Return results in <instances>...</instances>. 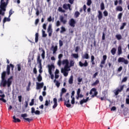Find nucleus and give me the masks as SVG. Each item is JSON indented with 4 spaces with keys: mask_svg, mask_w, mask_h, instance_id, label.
I'll return each instance as SVG.
<instances>
[{
    "mask_svg": "<svg viewBox=\"0 0 129 129\" xmlns=\"http://www.w3.org/2000/svg\"><path fill=\"white\" fill-rule=\"evenodd\" d=\"M7 74H8V73L6 71L2 72L1 75V82L0 83V86L6 87V86L7 85L8 87H10L12 85V83L13 82V76L10 77L7 81V79H6Z\"/></svg>",
    "mask_w": 129,
    "mask_h": 129,
    "instance_id": "nucleus-1",
    "label": "nucleus"
},
{
    "mask_svg": "<svg viewBox=\"0 0 129 129\" xmlns=\"http://www.w3.org/2000/svg\"><path fill=\"white\" fill-rule=\"evenodd\" d=\"M62 64L65 66L64 68H61V72L65 77H67L68 76V72L70 71V69H69V61L67 59H63L62 61Z\"/></svg>",
    "mask_w": 129,
    "mask_h": 129,
    "instance_id": "nucleus-2",
    "label": "nucleus"
},
{
    "mask_svg": "<svg viewBox=\"0 0 129 129\" xmlns=\"http://www.w3.org/2000/svg\"><path fill=\"white\" fill-rule=\"evenodd\" d=\"M92 92H94V94L92 95ZM90 94L92 98L95 97V96H97V94H98V92L96 91V89L95 88H92L90 91Z\"/></svg>",
    "mask_w": 129,
    "mask_h": 129,
    "instance_id": "nucleus-3",
    "label": "nucleus"
},
{
    "mask_svg": "<svg viewBox=\"0 0 129 129\" xmlns=\"http://www.w3.org/2000/svg\"><path fill=\"white\" fill-rule=\"evenodd\" d=\"M106 59H107V56H106V55H103V59L101 61L100 64V67L101 69L103 68V65H104V64H105Z\"/></svg>",
    "mask_w": 129,
    "mask_h": 129,
    "instance_id": "nucleus-4",
    "label": "nucleus"
},
{
    "mask_svg": "<svg viewBox=\"0 0 129 129\" xmlns=\"http://www.w3.org/2000/svg\"><path fill=\"white\" fill-rule=\"evenodd\" d=\"M11 68H15V66H14V64L12 63H10V65L7 66V75H10V74H11Z\"/></svg>",
    "mask_w": 129,
    "mask_h": 129,
    "instance_id": "nucleus-5",
    "label": "nucleus"
},
{
    "mask_svg": "<svg viewBox=\"0 0 129 129\" xmlns=\"http://www.w3.org/2000/svg\"><path fill=\"white\" fill-rule=\"evenodd\" d=\"M37 61L38 64H39V69H42V59H41V56L40 55V54L38 55L37 56Z\"/></svg>",
    "mask_w": 129,
    "mask_h": 129,
    "instance_id": "nucleus-6",
    "label": "nucleus"
},
{
    "mask_svg": "<svg viewBox=\"0 0 129 129\" xmlns=\"http://www.w3.org/2000/svg\"><path fill=\"white\" fill-rule=\"evenodd\" d=\"M47 33H48L49 37L52 36L53 33V29H52V24H49L47 28Z\"/></svg>",
    "mask_w": 129,
    "mask_h": 129,
    "instance_id": "nucleus-7",
    "label": "nucleus"
},
{
    "mask_svg": "<svg viewBox=\"0 0 129 129\" xmlns=\"http://www.w3.org/2000/svg\"><path fill=\"white\" fill-rule=\"evenodd\" d=\"M69 24L71 27H73V28H74V27H75V24H76V21H75V20H74V19L72 18L69 21Z\"/></svg>",
    "mask_w": 129,
    "mask_h": 129,
    "instance_id": "nucleus-8",
    "label": "nucleus"
},
{
    "mask_svg": "<svg viewBox=\"0 0 129 129\" xmlns=\"http://www.w3.org/2000/svg\"><path fill=\"white\" fill-rule=\"evenodd\" d=\"M118 62L119 63L123 62L125 64H128V61L127 59H125V58L123 57H119L118 59Z\"/></svg>",
    "mask_w": 129,
    "mask_h": 129,
    "instance_id": "nucleus-9",
    "label": "nucleus"
},
{
    "mask_svg": "<svg viewBox=\"0 0 129 129\" xmlns=\"http://www.w3.org/2000/svg\"><path fill=\"white\" fill-rule=\"evenodd\" d=\"M31 113L32 114H34V113H35V114H36V115H40V114H41V111H40L38 110L35 111V108L32 107L31 108Z\"/></svg>",
    "mask_w": 129,
    "mask_h": 129,
    "instance_id": "nucleus-10",
    "label": "nucleus"
},
{
    "mask_svg": "<svg viewBox=\"0 0 129 129\" xmlns=\"http://www.w3.org/2000/svg\"><path fill=\"white\" fill-rule=\"evenodd\" d=\"M7 5L6 4V2H4L1 4L0 9L3 11V12H6L7 9Z\"/></svg>",
    "mask_w": 129,
    "mask_h": 129,
    "instance_id": "nucleus-11",
    "label": "nucleus"
},
{
    "mask_svg": "<svg viewBox=\"0 0 129 129\" xmlns=\"http://www.w3.org/2000/svg\"><path fill=\"white\" fill-rule=\"evenodd\" d=\"M44 87V83L42 82L40 83H36V89L39 90V89H41V88H43Z\"/></svg>",
    "mask_w": 129,
    "mask_h": 129,
    "instance_id": "nucleus-12",
    "label": "nucleus"
},
{
    "mask_svg": "<svg viewBox=\"0 0 129 129\" xmlns=\"http://www.w3.org/2000/svg\"><path fill=\"white\" fill-rule=\"evenodd\" d=\"M124 87V85H123L122 86H120V89H118L115 92V95H118V93H119V92H121V91H122V90H123V88Z\"/></svg>",
    "mask_w": 129,
    "mask_h": 129,
    "instance_id": "nucleus-13",
    "label": "nucleus"
},
{
    "mask_svg": "<svg viewBox=\"0 0 129 129\" xmlns=\"http://www.w3.org/2000/svg\"><path fill=\"white\" fill-rule=\"evenodd\" d=\"M79 66H80V67H83V66L84 67H87V66H88V62H87V60H85V62L83 63H82V62L81 61H79Z\"/></svg>",
    "mask_w": 129,
    "mask_h": 129,
    "instance_id": "nucleus-14",
    "label": "nucleus"
},
{
    "mask_svg": "<svg viewBox=\"0 0 129 129\" xmlns=\"http://www.w3.org/2000/svg\"><path fill=\"white\" fill-rule=\"evenodd\" d=\"M48 72L50 75H51L52 74V69H55V66H54L53 64H51V65L48 64Z\"/></svg>",
    "mask_w": 129,
    "mask_h": 129,
    "instance_id": "nucleus-15",
    "label": "nucleus"
},
{
    "mask_svg": "<svg viewBox=\"0 0 129 129\" xmlns=\"http://www.w3.org/2000/svg\"><path fill=\"white\" fill-rule=\"evenodd\" d=\"M0 101H2V102H4V103H7V100L5 99L6 97V95L5 94H3V95H0Z\"/></svg>",
    "mask_w": 129,
    "mask_h": 129,
    "instance_id": "nucleus-16",
    "label": "nucleus"
},
{
    "mask_svg": "<svg viewBox=\"0 0 129 129\" xmlns=\"http://www.w3.org/2000/svg\"><path fill=\"white\" fill-rule=\"evenodd\" d=\"M62 8L64 10H68V9H69V10L71 11V5L70 4H63Z\"/></svg>",
    "mask_w": 129,
    "mask_h": 129,
    "instance_id": "nucleus-17",
    "label": "nucleus"
},
{
    "mask_svg": "<svg viewBox=\"0 0 129 129\" xmlns=\"http://www.w3.org/2000/svg\"><path fill=\"white\" fill-rule=\"evenodd\" d=\"M98 19L99 21H101L102 20V18H103V15H102V12L100 11H98Z\"/></svg>",
    "mask_w": 129,
    "mask_h": 129,
    "instance_id": "nucleus-18",
    "label": "nucleus"
},
{
    "mask_svg": "<svg viewBox=\"0 0 129 129\" xmlns=\"http://www.w3.org/2000/svg\"><path fill=\"white\" fill-rule=\"evenodd\" d=\"M51 49H52V54H56V52H57V50H58V46L55 45L54 46V45H52L51 46Z\"/></svg>",
    "mask_w": 129,
    "mask_h": 129,
    "instance_id": "nucleus-19",
    "label": "nucleus"
},
{
    "mask_svg": "<svg viewBox=\"0 0 129 129\" xmlns=\"http://www.w3.org/2000/svg\"><path fill=\"white\" fill-rule=\"evenodd\" d=\"M59 20L63 25H65L66 23H67V20L64 19V17H63V16H60Z\"/></svg>",
    "mask_w": 129,
    "mask_h": 129,
    "instance_id": "nucleus-20",
    "label": "nucleus"
},
{
    "mask_svg": "<svg viewBox=\"0 0 129 129\" xmlns=\"http://www.w3.org/2000/svg\"><path fill=\"white\" fill-rule=\"evenodd\" d=\"M67 99V101H65L64 105H66L67 107H71V104H69V103L70 102V100H69V99Z\"/></svg>",
    "mask_w": 129,
    "mask_h": 129,
    "instance_id": "nucleus-21",
    "label": "nucleus"
},
{
    "mask_svg": "<svg viewBox=\"0 0 129 129\" xmlns=\"http://www.w3.org/2000/svg\"><path fill=\"white\" fill-rule=\"evenodd\" d=\"M53 102L54 105L52 106L53 108H56L57 107V106L58 105V103H57V99L54 98H53Z\"/></svg>",
    "mask_w": 129,
    "mask_h": 129,
    "instance_id": "nucleus-22",
    "label": "nucleus"
},
{
    "mask_svg": "<svg viewBox=\"0 0 129 129\" xmlns=\"http://www.w3.org/2000/svg\"><path fill=\"white\" fill-rule=\"evenodd\" d=\"M6 22H11V18H10V17H5L3 19V26L5 25Z\"/></svg>",
    "mask_w": 129,
    "mask_h": 129,
    "instance_id": "nucleus-23",
    "label": "nucleus"
},
{
    "mask_svg": "<svg viewBox=\"0 0 129 129\" xmlns=\"http://www.w3.org/2000/svg\"><path fill=\"white\" fill-rule=\"evenodd\" d=\"M83 59H89V54L88 52H86L83 55H82Z\"/></svg>",
    "mask_w": 129,
    "mask_h": 129,
    "instance_id": "nucleus-24",
    "label": "nucleus"
},
{
    "mask_svg": "<svg viewBox=\"0 0 129 129\" xmlns=\"http://www.w3.org/2000/svg\"><path fill=\"white\" fill-rule=\"evenodd\" d=\"M115 38L118 40V41H120L122 39V36H121V34H116L115 35Z\"/></svg>",
    "mask_w": 129,
    "mask_h": 129,
    "instance_id": "nucleus-25",
    "label": "nucleus"
},
{
    "mask_svg": "<svg viewBox=\"0 0 129 129\" xmlns=\"http://www.w3.org/2000/svg\"><path fill=\"white\" fill-rule=\"evenodd\" d=\"M122 54V50L121 49V45L118 47V55H121Z\"/></svg>",
    "mask_w": 129,
    "mask_h": 129,
    "instance_id": "nucleus-26",
    "label": "nucleus"
},
{
    "mask_svg": "<svg viewBox=\"0 0 129 129\" xmlns=\"http://www.w3.org/2000/svg\"><path fill=\"white\" fill-rule=\"evenodd\" d=\"M95 59V57H94V55H91V62L92 65H95V61H94Z\"/></svg>",
    "mask_w": 129,
    "mask_h": 129,
    "instance_id": "nucleus-27",
    "label": "nucleus"
},
{
    "mask_svg": "<svg viewBox=\"0 0 129 129\" xmlns=\"http://www.w3.org/2000/svg\"><path fill=\"white\" fill-rule=\"evenodd\" d=\"M14 122H21V119L16 118V116L13 117Z\"/></svg>",
    "mask_w": 129,
    "mask_h": 129,
    "instance_id": "nucleus-28",
    "label": "nucleus"
},
{
    "mask_svg": "<svg viewBox=\"0 0 129 129\" xmlns=\"http://www.w3.org/2000/svg\"><path fill=\"white\" fill-rule=\"evenodd\" d=\"M75 63V62H74V60H70V66L69 65V69H70L71 67H73V66H74Z\"/></svg>",
    "mask_w": 129,
    "mask_h": 129,
    "instance_id": "nucleus-29",
    "label": "nucleus"
},
{
    "mask_svg": "<svg viewBox=\"0 0 129 129\" xmlns=\"http://www.w3.org/2000/svg\"><path fill=\"white\" fill-rule=\"evenodd\" d=\"M122 7L120 6H117L116 8V11H117V12H122Z\"/></svg>",
    "mask_w": 129,
    "mask_h": 129,
    "instance_id": "nucleus-30",
    "label": "nucleus"
},
{
    "mask_svg": "<svg viewBox=\"0 0 129 129\" xmlns=\"http://www.w3.org/2000/svg\"><path fill=\"white\" fill-rule=\"evenodd\" d=\"M111 53L112 55H115V53H116V48L115 47H113L111 50Z\"/></svg>",
    "mask_w": 129,
    "mask_h": 129,
    "instance_id": "nucleus-31",
    "label": "nucleus"
},
{
    "mask_svg": "<svg viewBox=\"0 0 129 129\" xmlns=\"http://www.w3.org/2000/svg\"><path fill=\"white\" fill-rule=\"evenodd\" d=\"M37 79L38 81V82H41V81H42V80H43V78H42V76L41 75V74H39Z\"/></svg>",
    "mask_w": 129,
    "mask_h": 129,
    "instance_id": "nucleus-32",
    "label": "nucleus"
},
{
    "mask_svg": "<svg viewBox=\"0 0 129 129\" xmlns=\"http://www.w3.org/2000/svg\"><path fill=\"white\" fill-rule=\"evenodd\" d=\"M69 84H73V76H71L69 80Z\"/></svg>",
    "mask_w": 129,
    "mask_h": 129,
    "instance_id": "nucleus-33",
    "label": "nucleus"
},
{
    "mask_svg": "<svg viewBox=\"0 0 129 129\" xmlns=\"http://www.w3.org/2000/svg\"><path fill=\"white\" fill-rule=\"evenodd\" d=\"M99 84V80H96L95 82L92 84V86H96L97 84Z\"/></svg>",
    "mask_w": 129,
    "mask_h": 129,
    "instance_id": "nucleus-34",
    "label": "nucleus"
},
{
    "mask_svg": "<svg viewBox=\"0 0 129 129\" xmlns=\"http://www.w3.org/2000/svg\"><path fill=\"white\" fill-rule=\"evenodd\" d=\"M38 41H39V33H36L35 34V43H38Z\"/></svg>",
    "mask_w": 129,
    "mask_h": 129,
    "instance_id": "nucleus-35",
    "label": "nucleus"
},
{
    "mask_svg": "<svg viewBox=\"0 0 129 129\" xmlns=\"http://www.w3.org/2000/svg\"><path fill=\"white\" fill-rule=\"evenodd\" d=\"M79 16H80V13L78 11L75 12V13L74 14L75 18H78V17H79Z\"/></svg>",
    "mask_w": 129,
    "mask_h": 129,
    "instance_id": "nucleus-36",
    "label": "nucleus"
},
{
    "mask_svg": "<svg viewBox=\"0 0 129 129\" xmlns=\"http://www.w3.org/2000/svg\"><path fill=\"white\" fill-rule=\"evenodd\" d=\"M54 83H55L56 86L58 88V87H60V83H59V81H56V79L54 80Z\"/></svg>",
    "mask_w": 129,
    "mask_h": 129,
    "instance_id": "nucleus-37",
    "label": "nucleus"
},
{
    "mask_svg": "<svg viewBox=\"0 0 129 129\" xmlns=\"http://www.w3.org/2000/svg\"><path fill=\"white\" fill-rule=\"evenodd\" d=\"M126 26V23L124 22L122 24V25L120 27V30H123L124 29V27Z\"/></svg>",
    "mask_w": 129,
    "mask_h": 129,
    "instance_id": "nucleus-38",
    "label": "nucleus"
},
{
    "mask_svg": "<svg viewBox=\"0 0 129 129\" xmlns=\"http://www.w3.org/2000/svg\"><path fill=\"white\" fill-rule=\"evenodd\" d=\"M42 53L41 54V57L42 58V59L44 60V59H45V50H44L43 49H42L41 50Z\"/></svg>",
    "mask_w": 129,
    "mask_h": 129,
    "instance_id": "nucleus-39",
    "label": "nucleus"
},
{
    "mask_svg": "<svg viewBox=\"0 0 129 129\" xmlns=\"http://www.w3.org/2000/svg\"><path fill=\"white\" fill-rule=\"evenodd\" d=\"M21 116V117H23V119L25 120L27 118L26 117H28V114L27 113L22 114Z\"/></svg>",
    "mask_w": 129,
    "mask_h": 129,
    "instance_id": "nucleus-40",
    "label": "nucleus"
},
{
    "mask_svg": "<svg viewBox=\"0 0 129 129\" xmlns=\"http://www.w3.org/2000/svg\"><path fill=\"white\" fill-rule=\"evenodd\" d=\"M86 102H87L86 101V100L85 99H83L80 101V104H81V105H82L83 103H86Z\"/></svg>",
    "mask_w": 129,
    "mask_h": 129,
    "instance_id": "nucleus-41",
    "label": "nucleus"
},
{
    "mask_svg": "<svg viewBox=\"0 0 129 129\" xmlns=\"http://www.w3.org/2000/svg\"><path fill=\"white\" fill-rule=\"evenodd\" d=\"M100 9L101 11H103L105 9V7H104V3H102L100 5Z\"/></svg>",
    "mask_w": 129,
    "mask_h": 129,
    "instance_id": "nucleus-42",
    "label": "nucleus"
},
{
    "mask_svg": "<svg viewBox=\"0 0 129 129\" xmlns=\"http://www.w3.org/2000/svg\"><path fill=\"white\" fill-rule=\"evenodd\" d=\"M42 37L43 38H45L47 37V34H46V32L44 31V30H42Z\"/></svg>",
    "mask_w": 129,
    "mask_h": 129,
    "instance_id": "nucleus-43",
    "label": "nucleus"
},
{
    "mask_svg": "<svg viewBox=\"0 0 129 129\" xmlns=\"http://www.w3.org/2000/svg\"><path fill=\"white\" fill-rule=\"evenodd\" d=\"M17 70L18 71L20 72L21 71V69H22V66H21V64H18L17 65Z\"/></svg>",
    "mask_w": 129,
    "mask_h": 129,
    "instance_id": "nucleus-44",
    "label": "nucleus"
},
{
    "mask_svg": "<svg viewBox=\"0 0 129 129\" xmlns=\"http://www.w3.org/2000/svg\"><path fill=\"white\" fill-rule=\"evenodd\" d=\"M73 57L76 59H77L79 58V55H78V53H74L73 54Z\"/></svg>",
    "mask_w": 129,
    "mask_h": 129,
    "instance_id": "nucleus-45",
    "label": "nucleus"
},
{
    "mask_svg": "<svg viewBox=\"0 0 129 129\" xmlns=\"http://www.w3.org/2000/svg\"><path fill=\"white\" fill-rule=\"evenodd\" d=\"M58 12H61V13H65V10H63L62 7H58Z\"/></svg>",
    "mask_w": 129,
    "mask_h": 129,
    "instance_id": "nucleus-46",
    "label": "nucleus"
},
{
    "mask_svg": "<svg viewBox=\"0 0 129 129\" xmlns=\"http://www.w3.org/2000/svg\"><path fill=\"white\" fill-rule=\"evenodd\" d=\"M14 13H15V12L13 11L12 9L10 10L9 11V18H11V16H12V15H13L14 14Z\"/></svg>",
    "mask_w": 129,
    "mask_h": 129,
    "instance_id": "nucleus-47",
    "label": "nucleus"
},
{
    "mask_svg": "<svg viewBox=\"0 0 129 129\" xmlns=\"http://www.w3.org/2000/svg\"><path fill=\"white\" fill-rule=\"evenodd\" d=\"M49 104H50V100H46L45 101V106H48V105H49Z\"/></svg>",
    "mask_w": 129,
    "mask_h": 129,
    "instance_id": "nucleus-48",
    "label": "nucleus"
},
{
    "mask_svg": "<svg viewBox=\"0 0 129 129\" xmlns=\"http://www.w3.org/2000/svg\"><path fill=\"white\" fill-rule=\"evenodd\" d=\"M103 15L104 17H107V16H108V12H107V11L105 10L103 12Z\"/></svg>",
    "mask_w": 129,
    "mask_h": 129,
    "instance_id": "nucleus-49",
    "label": "nucleus"
},
{
    "mask_svg": "<svg viewBox=\"0 0 129 129\" xmlns=\"http://www.w3.org/2000/svg\"><path fill=\"white\" fill-rule=\"evenodd\" d=\"M34 101H35V99H32L31 100V102L30 103V104H29V105H30V106H33V105H34Z\"/></svg>",
    "mask_w": 129,
    "mask_h": 129,
    "instance_id": "nucleus-50",
    "label": "nucleus"
},
{
    "mask_svg": "<svg viewBox=\"0 0 129 129\" xmlns=\"http://www.w3.org/2000/svg\"><path fill=\"white\" fill-rule=\"evenodd\" d=\"M122 17V13H120L118 15V20H121V18Z\"/></svg>",
    "mask_w": 129,
    "mask_h": 129,
    "instance_id": "nucleus-51",
    "label": "nucleus"
},
{
    "mask_svg": "<svg viewBox=\"0 0 129 129\" xmlns=\"http://www.w3.org/2000/svg\"><path fill=\"white\" fill-rule=\"evenodd\" d=\"M63 32H66V29L64 27L62 26L61 27L60 33H63Z\"/></svg>",
    "mask_w": 129,
    "mask_h": 129,
    "instance_id": "nucleus-52",
    "label": "nucleus"
},
{
    "mask_svg": "<svg viewBox=\"0 0 129 129\" xmlns=\"http://www.w3.org/2000/svg\"><path fill=\"white\" fill-rule=\"evenodd\" d=\"M92 4V1L91 0H87V6H91Z\"/></svg>",
    "mask_w": 129,
    "mask_h": 129,
    "instance_id": "nucleus-53",
    "label": "nucleus"
},
{
    "mask_svg": "<svg viewBox=\"0 0 129 129\" xmlns=\"http://www.w3.org/2000/svg\"><path fill=\"white\" fill-rule=\"evenodd\" d=\"M61 93H62L63 94L64 93H66V92H67V90H66V89H65V88H62L61 89Z\"/></svg>",
    "mask_w": 129,
    "mask_h": 129,
    "instance_id": "nucleus-54",
    "label": "nucleus"
},
{
    "mask_svg": "<svg viewBox=\"0 0 129 129\" xmlns=\"http://www.w3.org/2000/svg\"><path fill=\"white\" fill-rule=\"evenodd\" d=\"M5 12L4 11V10L1 9L0 10V15H1L2 16H5Z\"/></svg>",
    "mask_w": 129,
    "mask_h": 129,
    "instance_id": "nucleus-55",
    "label": "nucleus"
},
{
    "mask_svg": "<svg viewBox=\"0 0 129 129\" xmlns=\"http://www.w3.org/2000/svg\"><path fill=\"white\" fill-rule=\"evenodd\" d=\"M127 81V77H125L122 80V82H126Z\"/></svg>",
    "mask_w": 129,
    "mask_h": 129,
    "instance_id": "nucleus-56",
    "label": "nucleus"
},
{
    "mask_svg": "<svg viewBox=\"0 0 129 129\" xmlns=\"http://www.w3.org/2000/svg\"><path fill=\"white\" fill-rule=\"evenodd\" d=\"M59 47H62L63 46V41L61 40H59Z\"/></svg>",
    "mask_w": 129,
    "mask_h": 129,
    "instance_id": "nucleus-57",
    "label": "nucleus"
},
{
    "mask_svg": "<svg viewBox=\"0 0 129 129\" xmlns=\"http://www.w3.org/2000/svg\"><path fill=\"white\" fill-rule=\"evenodd\" d=\"M72 98V99L71 100V103H72V104H74V103H75V98L73 97Z\"/></svg>",
    "mask_w": 129,
    "mask_h": 129,
    "instance_id": "nucleus-58",
    "label": "nucleus"
},
{
    "mask_svg": "<svg viewBox=\"0 0 129 129\" xmlns=\"http://www.w3.org/2000/svg\"><path fill=\"white\" fill-rule=\"evenodd\" d=\"M97 75H98V72H96L93 76L92 78H96V76H97Z\"/></svg>",
    "mask_w": 129,
    "mask_h": 129,
    "instance_id": "nucleus-59",
    "label": "nucleus"
},
{
    "mask_svg": "<svg viewBox=\"0 0 129 129\" xmlns=\"http://www.w3.org/2000/svg\"><path fill=\"white\" fill-rule=\"evenodd\" d=\"M80 92H81V90L80 89V88H79L77 92V95H79L80 94Z\"/></svg>",
    "mask_w": 129,
    "mask_h": 129,
    "instance_id": "nucleus-60",
    "label": "nucleus"
},
{
    "mask_svg": "<svg viewBox=\"0 0 129 129\" xmlns=\"http://www.w3.org/2000/svg\"><path fill=\"white\" fill-rule=\"evenodd\" d=\"M39 99L40 101H41V102H42V101H43L44 98H43V96H42V95H40L39 97Z\"/></svg>",
    "mask_w": 129,
    "mask_h": 129,
    "instance_id": "nucleus-61",
    "label": "nucleus"
},
{
    "mask_svg": "<svg viewBox=\"0 0 129 129\" xmlns=\"http://www.w3.org/2000/svg\"><path fill=\"white\" fill-rule=\"evenodd\" d=\"M61 25V23H60V21H57L56 23V27H59Z\"/></svg>",
    "mask_w": 129,
    "mask_h": 129,
    "instance_id": "nucleus-62",
    "label": "nucleus"
},
{
    "mask_svg": "<svg viewBox=\"0 0 129 129\" xmlns=\"http://www.w3.org/2000/svg\"><path fill=\"white\" fill-rule=\"evenodd\" d=\"M37 69L36 68H34L33 69V73H34V74H37Z\"/></svg>",
    "mask_w": 129,
    "mask_h": 129,
    "instance_id": "nucleus-63",
    "label": "nucleus"
},
{
    "mask_svg": "<svg viewBox=\"0 0 129 129\" xmlns=\"http://www.w3.org/2000/svg\"><path fill=\"white\" fill-rule=\"evenodd\" d=\"M18 100L19 102H21L22 101V96H18Z\"/></svg>",
    "mask_w": 129,
    "mask_h": 129,
    "instance_id": "nucleus-64",
    "label": "nucleus"
}]
</instances>
